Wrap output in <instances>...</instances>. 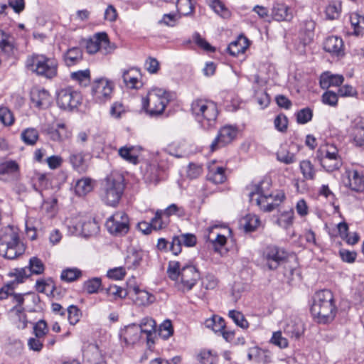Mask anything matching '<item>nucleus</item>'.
<instances>
[{
	"label": "nucleus",
	"mask_w": 364,
	"mask_h": 364,
	"mask_svg": "<svg viewBox=\"0 0 364 364\" xmlns=\"http://www.w3.org/2000/svg\"><path fill=\"white\" fill-rule=\"evenodd\" d=\"M168 277L176 282L177 288L185 292L193 289L200 279V273L195 266H182L178 261H170L167 268Z\"/></svg>",
	"instance_id": "f257e3e1"
},
{
	"label": "nucleus",
	"mask_w": 364,
	"mask_h": 364,
	"mask_svg": "<svg viewBox=\"0 0 364 364\" xmlns=\"http://www.w3.org/2000/svg\"><path fill=\"white\" fill-rule=\"evenodd\" d=\"M336 311L333 295L331 291L324 289L315 294L311 313L318 323H327L332 321Z\"/></svg>",
	"instance_id": "f03ea898"
},
{
	"label": "nucleus",
	"mask_w": 364,
	"mask_h": 364,
	"mask_svg": "<svg viewBox=\"0 0 364 364\" xmlns=\"http://www.w3.org/2000/svg\"><path fill=\"white\" fill-rule=\"evenodd\" d=\"M24 252L16 230L10 225L0 229V255L8 259H16Z\"/></svg>",
	"instance_id": "7ed1b4c3"
},
{
	"label": "nucleus",
	"mask_w": 364,
	"mask_h": 364,
	"mask_svg": "<svg viewBox=\"0 0 364 364\" xmlns=\"http://www.w3.org/2000/svg\"><path fill=\"white\" fill-rule=\"evenodd\" d=\"M191 110L196 120L203 129H208L215 124L218 109L214 102L197 99L193 101Z\"/></svg>",
	"instance_id": "20e7f679"
},
{
	"label": "nucleus",
	"mask_w": 364,
	"mask_h": 364,
	"mask_svg": "<svg viewBox=\"0 0 364 364\" xmlns=\"http://www.w3.org/2000/svg\"><path fill=\"white\" fill-rule=\"evenodd\" d=\"M171 99V94L159 87L151 88L142 99V107L150 116L161 114Z\"/></svg>",
	"instance_id": "39448f33"
},
{
	"label": "nucleus",
	"mask_w": 364,
	"mask_h": 364,
	"mask_svg": "<svg viewBox=\"0 0 364 364\" xmlns=\"http://www.w3.org/2000/svg\"><path fill=\"white\" fill-rule=\"evenodd\" d=\"M26 68L38 76L52 79L57 76L58 63L54 58L44 55L28 56L26 62Z\"/></svg>",
	"instance_id": "423d86ee"
},
{
	"label": "nucleus",
	"mask_w": 364,
	"mask_h": 364,
	"mask_svg": "<svg viewBox=\"0 0 364 364\" xmlns=\"http://www.w3.org/2000/svg\"><path fill=\"white\" fill-rule=\"evenodd\" d=\"M124 189L122 176L112 173L108 176L103 183L101 198L107 205L115 206L119 202Z\"/></svg>",
	"instance_id": "0eeeda50"
},
{
	"label": "nucleus",
	"mask_w": 364,
	"mask_h": 364,
	"mask_svg": "<svg viewBox=\"0 0 364 364\" xmlns=\"http://www.w3.org/2000/svg\"><path fill=\"white\" fill-rule=\"evenodd\" d=\"M268 181H262L255 186V190L249 194L251 203H262L264 200L267 205H264V211L270 212L275 209L284 199L285 195L283 192H278L275 194L268 193L267 190L269 188Z\"/></svg>",
	"instance_id": "6e6552de"
},
{
	"label": "nucleus",
	"mask_w": 364,
	"mask_h": 364,
	"mask_svg": "<svg viewBox=\"0 0 364 364\" xmlns=\"http://www.w3.org/2000/svg\"><path fill=\"white\" fill-rule=\"evenodd\" d=\"M288 253L277 246H268L263 252L262 259L269 270H275L278 267L285 263Z\"/></svg>",
	"instance_id": "1a4fd4ad"
},
{
	"label": "nucleus",
	"mask_w": 364,
	"mask_h": 364,
	"mask_svg": "<svg viewBox=\"0 0 364 364\" xmlns=\"http://www.w3.org/2000/svg\"><path fill=\"white\" fill-rule=\"evenodd\" d=\"M112 92V83L105 78L97 79L92 85L91 93L96 103L103 104L110 100Z\"/></svg>",
	"instance_id": "9d476101"
},
{
	"label": "nucleus",
	"mask_w": 364,
	"mask_h": 364,
	"mask_svg": "<svg viewBox=\"0 0 364 364\" xmlns=\"http://www.w3.org/2000/svg\"><path fill=\"white\" fill-rule=\"evenodd\" d=\"M114 47L110 44L106 33H97L86 41V50L90 54H95L97 51L103 54L111 53Z\"/></svg>",
	"instance_id": "9b49d317"
},
{
	"label": "nucleus",
	"mask_w": 364,
	"mask_h": 364,
	"mask_svg": "<svg viewBox=\"0 0 364 364\" xmlns=\"http://www.w3.org/2000/svg\"><path fill=\"white\" fill-rule=\"evenodd\" d=\"M106 227L114 235H124L129 229V218L124 212H117L107 220Z\"/></svg>",
	"instance_id": "f8f14e48"
},
{
	"label": "nucleus",
	"mask_w": 364,
	"mask_h": 364,
	"mask_svg": "<svg viewBox=\"0 0 364 364\" xmlns=\"http://www.w3.org/2000/svg\"><path fill=\"white\" fill-rule=\"evenodd\" d=\"M81 97L79 92L71 87L61 89L57 95V103L63 109H72L80 103Z\"/></svg>",
	"instance_id": "ddd939ff"
},
{
	"label": "nucleus",
	"mask_w": 364,
	"mask_h": 364,
	"mask_svg": "<svg viewBox=\"0 0 364 364\" xmlns=\"http://www.w3.org/2000/svg\"><path fill=\"white\" fill-rule=\"evenodd\" d=\"M238 129L235 126L225 125L221 127L216 138L210 144L211 151H215L222 146L231 143L237 136Z\"/></svg>",
	"instance_id": "4468645a"
},
{
	"label": "nucleus",
	"mask_w": 364,
	"mask_h": 364,
	"mask_svg": "<svg viewBox=\"0 0 364 364\" xmlns=\"http://www.w3.org/2000/svg\"><path fill=\"white\" fill-rule=\"evenodd\" d=\"M345 186L352 191L362 192L364 191V176L356 170H346L343 177Z\"/></svg>",
	"instance_id": "2eb2a0df"
},
{
	"label": "nucleus",
	"mask_w": 364,
	"mask_h": 364,
	"mask_svg": "<svg viewBox=\"0 0 364 364\" xmlns=\"http://www.w3.org/2000/svg\"><path fill=\"white\" fill-rule=\"evenodd\" d=\"M82 356L84 362L87 364H100L104 360L102 353L96 343L85 345L83 348Z\"/></svg>",
	"instance_id": "dca6fc26"
},
{
	"label": "nucleus",
	"mask_w": 364,
	"mask_h": 364,
	"mask_svg": "<svg viewBox=\"0 0 364 364\" xmlns=\"http://www.w3.org/2000/svg\"><path fill=\"white\" fill-rule=\"evenodd\" d=\"M272 18L277 21H290L294 14L292 9L283 3H274L272 9Z\"/></svg>",
	"instance_id": "f3484780"
},
{
	"label": "nucleus",
	"mask_w": 364,
	"mask_h": 364,
	"mask_svg": "<svg viewBox=\"0 0 364 364\" xmlns=\"http://www.w3.org/2000/svg\"><path fill=\"white\" fill-rule=\"evenodd\" d=\"M323 48L326 52L337 56L344 54L343 40L338 36L327 37L323 42Z\"/></svg>",
	"instance_id": "a211bd4d"
},
{
	"label": "nucleus",
	"mask_w": 364,
	"mask_h": 364,
	"mask_svg": "<svg viewBox=\"0 0 364 364\" xmlns=\"http://www.w3.org/2000/svg\"><path fill=\"white\" fill-rule=\"evenodd\" d=\"M208 172L207 178L215 184H220L225 181V169L222 166H218L213 161L208 166Z\"/></svg>",
	"instance_id": "6ab92c4d"
},
{
	"label": "nucleus",
	"mask_w": 364,
	"mask_h": 364,
	"mask_svg": "<svg viewBox=\"0 0 364 364\" xmlns=\"http://www.w3.org/2000/svg\"><path fill=\"white\" fill-rule=\"evenodd\" d=\"M0 48L8 55H14L17 51L14 37L1 29H0Z\"/></svg>",
	"instance_id": "aec40b11"
},
{
	"label": "nucleus",
	"mask_w": 364,
	"mask_h": 364,
	"mask_svg": "<svg viewBox=\"0 0 364 364\" xmlns=\"http://www.w3.org/2000/svg\"><path fill=\"white\" fill-rule=\"evenodd\" d=\"M141 150V149L139 146H124L119 149L118 154L126 161L136 164Z\"/></svg>",
	"instance_id": "412c9836"
},
{
	"label": "nucleus",
	"mask_w": 364,
	"mask_h": 364,
	"mask_svg": "<svg viewBox=\"0 0 364 364\" xmlns=\"http://www.w3.org/2000/svg\"><path fill=\"white\" fill-rule=\"evenodd\" d=\"M31 100L36 107L45 108L50 103V95L45 89L35 88L31 90Z\"/></svg>",
	"instance_id": "4be33fe9"
},
{
	"label": "nucleus",
	"mask_w": 364,
	"mask_h": 364,
	"mask_svg": "<svg viewBox=\"0 0 364 364\" xmlns=\"http://www.w3.org/2000/svg\"><path fill=\"white\" fill-rule=\"evenodd\" d=\"M284 331L291 338L298 339L304 332V325L300 319L295 318L287 323Z\"/></svg>",
	"instance_id": "5701e85b"
},
{
	"label": "nucleus",
	"mask_w": 364,
	"mask_h": 364,
	"mask_svg": "<svg viewBox=\"0 0 364 364\" xmlns=\"http://www.w3.org/2000/svg\"><path fill=\"white\" fill-rule=\"evenodd\" d=\"M344 80L341 75H333L330 72L323 73L320 77V85L323 90L328 89L331 86L338 87Z\"/></svg>",
	"instance_id": "b1692460"
},
{
	"label": "nucleus",
	"mask_w": 364,
	"mask_h": 364,
	"mask_svg": "<svg viewBox=\"0 0 364 364\" xmlns=\"http://www.w3.org/2000/svg\"><path fill=\"white\" fill-rule=\"evenodd\" d=\"M138 326L140 328L141 333L146 335L147 343H154L153 336L156 333V323L151 318H144L141 320Z\"/></svg>",
	"instance_id": "393cba45"
},
{
	"label": "nucleus",
	"mask_w": 364,
	"mask_h": 364,
	"mask_svg": "<svg viewBox=\"0 0 364 364\" xmlns=\"http://www.w3.org/2000/svg\"><path fill=\"white\" fill-rule=\"evenodd\" d=\"M141 334L140 328L133 323L125 328L122 336L127 344L132 345L139 341Z\"/></svg>",
	"instance_id": "a878e982"
},
{
	"label": "nucleus",
	"mask_w": 364,
	"mask_h": 364,
	"mask_svg": "<svg viewBox=\"0 0 364 364\" xmlns=\"http://www.w3.org/2000/svg\"><path fill=\"white\" fill-rule=\"evenodd\" d=\"M82 60V51L79 47L69 48L63 54V60L68 67L79 63Z\"/></svg>",
	"instance_id": "bb28decb"
},
{
	"label": "nucleus",
	"mask_w": 364,
	"mask_h": 364,
	"mask_svg": "<svg viewBox=\"0 0 364 364\" xmlns=\"http://www.w3.org/2000/svg\"><path fill=\"white\" fill-rule=\"evenodd\" d=\"M80 228L82 233L85 237L96 235L100 230L98 223L95 221L94 218L90 217L84 219L80 223Z\"/></svg>",
	"instance_id": "cd10ccee"
},
{
	"label": "nucleus",
	"mask_w": 364,
	"mask_h": 364,
	"mask_svg": "<svg viewBox=\"0 0 364 364\" xmlns=\"http://www.w3.org/2000/svg\"><path fill=\"white\" fill-rule=\"evenodd\" d=\"M247 47V39L241 37L230 43L227 50L231 55L237 56L240 53H244Z\"/></svg>",
	"instance_id": "c85d7f7f"
},
{
	"label": "nucleus",
	"mask_w": 364,
	"mask_h": 364,
	"mask_svg": "<svg viewBox=\"0 0 364 364\" xmlns=\"http://www.w3.org/2000/svg\"><path fill=\"white\" fill-rule=\"evenodd\" d=\"M48 134L50 139L55 141H61L70 136V134L66 130L65 125L63 123L58 124L55 129H49Z\"/></svg>",
	"instance_id": "c756f323"
},
{
	"label": "nucleus",
	"mask_w": 364,
	"mask_h": 364,
	"mask_svg": "<svg viewBox=\"0 0 364 364\" xmlns=\"http://www.w3.org/2000/svg\"><path fill=\"white\" fill-rule=\"evenodd\" d=\"M299 168L304 180L313 181L315 179L316 170L309 160L301 161L299 164Z\"/></svg>",
	"instance_id": "7c9ffc66"
},
{
	"label": "nucleus",
	"mask_w": 364,
	"mask_h": 364,
	"mask_svg": "<svg viewBox=\"0 0 364 364\" xmlns=\"http://www.w3.org/2000/svg\"><path fill=\"white\" fill-rule=\"evenodd\" d=\"M93 188V181L89 178L78 180L75 185V193L79 196H83L91 192Z\"/></svg>",
	"instance_id": "2f4dec72"
},
{
	"label": "nucleus",
	"mask_w": 364,
	"mask_h": 364,
	"mask_svg": "<svg viewBox=\"0 0 364 364\" xmlns=\"http://www.w3.org/2000/svg\"><path fill=\"white\" fill-rule=\"evenodd\" d=\"M351 26L356 36L364 33V16L358 13H352L350 16Z\"/></svg>",
	"instance_id": "473e14b6"
},
{
	"label": "nucleus",
	"mask_w": 364,
	"mask_h": 364,
	"mask_svg": "<svg viewBox=\"0 0 364 364\" xmlns=\"http://www.w3.org/2000/svg\"><path fill=\"white\" fill-rule=\"evenodd\" d=\"M338 149L333 144H326L319 148L317 151V158L321 159L339 157Z\"/></svg>",
	"instance_id": "72a5a7b5"
},
{
	"label": "nucleus",
	"mask_w": 364,
	"mask_h": 364,
	"mask_svg": "<svg viewBox=\"0 0 364 364\" xmlns=\"http://www.w3.org/2000/svg\"><path fill=\"white\" fill-rule=\"evenodd\" d=\"M318 161L321 166L328 172H332L333 171L338 170L343 164L340 156L329 159H321Z\"/></svg>",
	"instance_id": "f704fd0d"
},
{
	"label": "nucleus",
	"mask_w": 364,
	"mask_h": 364,
	"mask_svg": "<svg viewBox=\"0 0 364 364\" xmlns=\"http://www.w3.org/2000/svg\"><path fill=\"white\" fill-rule=\"evenodd\" d=\"M39 138V133L34 128H27L21 134V139L27 145L33 146Z\"/></svg>",
	"instance_id": "c9c22d12"
},
{
	"label": "nucleus",
	"mask_w": 364,
	"mask_h": 364,
	"mask_svg": "<svg viewBox=\"0 0 364 364\" xmlns=\"http://www.w3.org/2000/svg\"><path fill=\"white\" fill-rule=\"evenodd\" d=\"M315 25V22L312 20H306L304 22L301 33L304 35L303 41L305 44L309 43L313 40L314 36Z\"/></svg>",
	"instance_id": "e433bc0d"
},
{
	"label": "nucleus",
	"mask_w": 364,
	"mask_h": 364,
	"mask_svg": "<svg viewBox=\"0 0 364 364\" xmlns=\"http://www.w3.org/2000/svg\"><path fill=\"white\" fill-rule=\"evenodd\" d=\"M69 160L73 168L78 172H85L86 171L87 166L85 165L82 153H72Z\"/></svg>",
	"instance_id": "4c0bfd02"
},
{
	"label": "nucleus",
	"mask_w": 364,
	"mask_h": 364,
	"mask_svg": "<svg viewBox=\"0 0 364 364\" xmlns=\"http://www.w3.org/2000/svg\"><path fill=\"white\" fill-rule=\"evenodd\" d=\"M205 326L217 333L222 331L225 328V323L223 318L218 316H213L212 318L205 320Z\"/></svg>",
	"instance_id": "58836bf2"
},
{
	"label": "nucleus",
	"mask_w": 364,
	"mask_h": 364,
	"mask_svg": "<svg viewBox=\"0 0 364 364\" xmlns=\"http://www.w3.org/2000/svg\"><path fill=\"white\" fill-rule=\"evenodd\" d=\"M354 141L358 146H364V118H360L356 122L353 129Z\"/></svg>",
	"instance_id": "ea45409f"
},
{
	"label": "nucleus",
	"mask_w": 364,
	"mask_h": 364,
	"mask_svg": "<svg viewBox=\"0 0 364 364\" xmlns=\"http://www.w3.org/2000/svg\"><path fill=\"white\" fill-rule=\"evenodd\" d=\"M241 224L243 225L245 231L252 232L260 225V220L257 215L248 214L242 218Z\"/></svg>",
	"instance_id": "a19ab883"
},
{
	"label": "nucleus",
	"mask_w": 364,
	"mask_h": 364,
	"mask_svg": "<svg viewBox=\"0 0 364 364\" xmlns=\"http://www.w3.org/2000/svg\"><path fill=\"white\" fill-rule=\"evenodd\" d=\"M194 0H177L176 7L178 11L184 16L193 14L195 8Z\"/></svg>",
	"instance_id": "79ce46f5"
},
{
	"label": "nucleus",
	"mask_w": 364,
	"mask_h": 364,
	"mask_svg": "<svg viewBox=\"0 0 364 364\" xmlns=\"http://www.w3.org/2000/svg\"><path fill=\"white\" fill-rule=\"evenodd\" d=\"M138 75L136 69L124 70L122 75L124 84L130 88L136 87V85L138 82Z\"/></svg>",
	"instance_id": "37998d69"
},
{
	"label": "nucleus",
	"mask_w": 364,
	"mask_h": 364,
	"mask_svg": "<svg viewBox=\"0 0 364 364\" xmlns=\"http://www.w3.org/2000/svg\"><path fill=\"white\" fill-rule=\"evenodd\" d=\"M82 276V272L77 268H67L61 272L60 279L67 282H72Z\"/></svg>",
	"instance_id": "c03bdc74"
},
{
	"label": "nucleus",
	"mask_w": 364,
	"mask_h": 364,
	"mask_svg": "<svg viewBox=\"0 0 364 364\" xmlns=\"http://www.w3.org/2000/svg\"><path fill=\"white\" fill-rule=\"evenodd\" d=\"M132 289H129V291ZM132 291L137 296L136 300L139 301V304L141 305H147L151 302H153L154 296L150 294L148 291L141 290L138 287H134L132 288Z\"/></svg>",
	"instance_id": "a18cd8bd"
},
{
	"label": "nucleus",
	"mask_w": 364,
	"mask_h": 364,
	"mask_svg": "<svg viewBox=\"0 0 364 364\" xmlns=\"http://www.w3.org/2000/svg\"><path fill=\"white\" fill-rule=\"evenodd\" d=\"M102 287V279L100 277H93L85 281L83 284L84 289L90 294L98 292Z\"/></svg>",
	"instance_id": "49530a36"
},
{
	"label": "nucleus",
	"mask_w": 364,
	"mask_h": 364,
	"mask_svg": "<svg viewBox=\"0 0 364 364\" xmlns=\"http://www.w3.org/2000/svg\"><path fill=\"white\" fill-rule=\"evenodd\" d=\"M72 80L79 82L80 85H87L90 81V72L88 69L78 70L70 74Z\"/></svg>",
	"instance_id": "de8ad7c7"
},
{
	"label": "nucleus",
	"mask_w": 364,
	"mask_h": 364,
	"mask_svg": "<svg viewBox=\"0 0 364 364\" xmlns=\"http://www.w3.org/2000/svg\"><path fill=\"white\" fill-rule=\"evenodd\" d=\"M19 166L15 161H6L0 164V175L18 173Z\"/></svg>",
	"instance_id": "09e8293b"
},
{
	"label": "nucleus",
	"mask_w": 364,
	"mask_h": 364,
	"mask_svg": "<svg viewBox=\"0 0 364 364\" xmlns=\"http://www.w3.org/2000/svg\"><path fill=\"white\" fill-rule=\"evenodd\" d=\"M341 11V4L339 2H331L326 8V17L330 20H334L339 17Z\"/></svg>",
	"instance_id": "8fccbe9b"
},
{
	"label": "nucleus",
	"mask_w": 364,
	"mask_h": 364,
	"mask_svg": "<svg viewBox=\"0 0 364 364\" xmlns=\"http://www.w3.org/2000/svg\"><path fill=\"white\" fill-rule=\"evenodd\" d=\"M228 316L235 323L243 329H246L249 327V323L245 319L244 315L238 311L230 310L228 313Z\"/></svg>",
	"instance_id": "3c124183"
},
{
	"label": "nucleus",
	"mask_w": 364,
	"mask_h": 364,
	"mask_svg": "<svg viewBox=\"0 0 364 364\" xmlns=\"http://www.w3.org/2000/svg\"><path fill=\"white\" fill-rule=\"evenodd\" d=\"M105 291L108 296H112L114 300L124 298L128 294L126 289L115 284L110 285L109 287L106 288Z\"/></svg>",
	"instance_id": "603ef678"
},
{
	"label": "nucleus",
	"mask_w": 364,
	"mask_h": 364,
	"mask_svg": "<svg viewBox=\"0 0 364 364\" xmlns=\"http://www.w3.org/2000/svg\"><path fill=\"white\" fill-rule=\"evenodd\" d=\"M28 269L30 274H41L44 272L45 266L41 259L36 257H33L29 259Z\"/></svg>",
	"instance_id": "864d4df0"
},
{
	"label": "nucleus",
	"mask_w": 364,
	"mask_h": 364,
	"mask_svg": "<svg viewBox=\"0 0 364 364\" xmlns=\"http://www.w3.org/2000/svg\"><path fill=\"white\" fill-rule=\"evenodd\" d=\"M294 218V213L292 209L284 211L282 213L279 218L277 222L278 224L284 228H288L289 226H291L293 224Z\"/></svg>",
	"instance_id": "5fc2aeb1"
},
{
	"label": "nucleus",
	"mask_w": 364,
	"mask_h": 364,
	"mask_svg": "<svg viewBox=\"0 0 364 364\" xmlns=\"http://www.w3.org/2000/svg\"><path fill=\"white\" fill-rule=\"evenodd\" d=\"M198 360L200 364H213L216 361V355L210 350H202L198 355Z\"/></svg>",
	"instance_id": "6e6d98bb"
},
{
	"label": "nucleus",
	"mask_w": 364,
	"mask_h": 364,
	"mask_svg": "<svg viewBox=\"0 0 364 364\" xmlns=\"http://www.w3.org/2000/svg\"><path fill=\"white\" fill-rule=\"evenodd\" d=\"M163 215L169 217L171 215H176L178 217H183L186 215L185 209L182 206H178L176 204H171L164 210H162Z\"/></svg>",
	"instance_id": "4d7b16f0"
},
{
	"label": "nucleus",
	"mask_w": 364,
	"mask_h": 364,
	"mask_svg": "<svg viewBox=\"0 0 364 364\" xmlns=\"http://www.w3.org/2000/svg\"><path fill=\"white\" fill-rule=\"evenodd\" d=\"M313 112L309 107H305L296 113V122L299 124H304L311 120Z\"/></svg>",
	"instance_id": "13d9d810"
},
{
	"label": "nucleus",
	"mask_w": 364,
	"mask_h": 364,
	"mask_svg": "<svg viewBox=\"0 0 364 364\" xmlns=\"http://www.w3.org/2000/svg\"><path fill=\"white\" fill-rule=\"evenodd\" d=\"M0 121L5 126H11L14 124V117L7 107H0Z\"/></svg>",
	"instance_id": "bf43d9fd"
},
{
	"label": "nucleus",
	"mask_w": 364,
	"mask_h": 364,
	"mask_svg": "<svg viewBox=\"0 0 364 364\" xmlns=\"http://www.w3.org/2000/svg\"><path fill=\"white\" fill-rule=\"evenodd\" d=\"M68 319L71 325H75L81 318V312L80 309L74 305L70 306L67 309Z\"/></svg>",
	"instance_id": "052dcab7"
},
{
	"label": "nucleus",
	"mask_w": 364,
	"mask_h": 364,
	"mask_svg": "<svg viewBox=\"0 0 364 364\" xmlns=\"http://www.w3.org/2000/svg\"><path fill=\"white\" fill-rule=\"evenodd\" d=\"M146 178L151 183H157L159 181V168L156 164H150L147 166Z\"/></svg>",
	"instance_id": "680f3d73"
},
{
	"label": "nucleus",
	"mask_w": 364,
	"mask_h": 364,
	"mask_svg": "<svg viewBox=\"0 0 364 364\" xmlns=\"http://www.w3.org/2000/svg\"><path fill=\"white\" fill-rule=\"evenodd\" d=\"M277 159L280 162H282L286 164H291L295 162V156L294 154L290 153L287 150H279L277 153Z\"/></svg>",
	"instance_id": "e2e57ef3"
},
{
	"label": "nucleus",
	"mask_w": 364,
	"mask_h": 364,
	"mask_svg": "<svg viewBox=\"0 0 364 364\" xmlns=\"http://www.w3.org/2000/svg\"><path fill=\"white\" fill-rule=\"evenodd\" d=\"M36 337L43 338L48 332L47 323L44 320L38 321L33 326Z\"/></svg>",
	"instance_id": "0e129e2a"
},
{
	"label": "nucleus",
	"mask_w": 364,
	"mask_h": 364,
	"mask_svg": "<svg viewBox=\"0 0 364 364\" xmlns=\"http://www.w3.org/2000/svg\"><path fill=\"white\" fill-rule=\"evenodd\" d=\"M211 8L215 13L219 14L223 18L229 16V11L225 7V5L220 0H212L210 4Z\"/></svg>",
	"instance_id": "69168bd1"
},
{
	"label": "nucleus",
	"mask_w": 364,
	"mask_h": 364,
	"mask_svg": "<svg viewBox=\"0 0 364 364\" xmlns=\"http://www.w3.org/2000/svg\"><path fill=\"white\" fill-rule=\"evenodd\" d=\"M271 342L280 348H284L288 346V341L282 336L281 331H277L273 333Z\"/></svg>",
	"instance_id": "338daca9"
},
{
	"label": "nucleus",
	"mask_w": 364,
	"mask_h": 364,
	"mask_svg": "<svg viewBox=\"0 0 364 364\" xmlns=\"http://www.w3.org/2000/svg\"><path fill=\"white\" fill-rule=\"evenodd\" d=\"M173 333L171 321L166 320L159 326V334L164 338H169Z\"/></svg>",
	"instance_id": "774afa93"
}]
</instances>
